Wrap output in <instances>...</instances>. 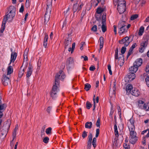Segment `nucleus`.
I'll list each match as a JSON object with an SVG mask.
<instances>
[{
	"mask_svg": "<svg viewBox=\"0 0 149 149\" xmlns=\"http://www.w3.org/2000/svg\"><path fill=\"white\" fill-rule=\"evenodd\" d=\"M143 76L144 77L145 79L146 85L148 87H149V77L146 73H144L143 75Z\"/></svg>",
	"mask_w": 149,
	"mask_h": 149,
	"instance_id": "26",
	"label": "nucleus"
},
{
	"mask_svg": "<svg viewBox=\"0 0 149 149\" xmlns=\"http://www.w3.org/2000/svg\"><path fill=\"white\" fill-rule=\"evenodd\" d=\"M86 107L88 109H89L91 107L92 105L88 101H87L86 103Z\"/></svg>",
	"mask_w": 149,
	"mask_h": 149,
	"instance_id": "42",
	"label": "nucleus"
},
{
	"mask_svg": "<svg viewBox=\"0 0 149 149\" xmlns=\"http://www.w3.org/2000/svg\"><path fill=\"white\" fill-rule=\"evenodd\" d=\"M84 58V60L85 61H86L88 60V57L86 56H81V58Z\"/></svg>",
	"mask_w": 149,
	"mask_h": 149,
	"instance_id": "62",
	"label": "nucleus"
},
{
	"mask_svg": "<svg viewBox=\"0 0 149 149\" xmlns=\"http://www.w3.org/2000/svg\"><path fill=\"white\" fill-rule=\"evenodd\" d=\"M28 52L29 49H26L24 51V55L27 56Z\"/></svg>",
	"mask_w": 149,
	"mask_h": 149,
	"instance_id": "61",
	"label": "nucleus"
},
{
	"mask_svg": "<svg viewBox=\"0 0 149 149\" xmlns=\"http://www.w3.org/2000/svg\"><path fill=\"white\" fill-rule=\"evenodd\" d=\"M134 120L131 118L127 123V126L129 131L135 130Z\"/></svg>",
	"mask_w": 149,
	"mask_h": 149,
	"instance_id": "7",
	"label": "nucleus"
},
{
	"mask_svg": "<svg viewBox=\"0 0 149 149\" xmlns=\"http://www.w3.org/2000/svg\"><path fill=\"white\" fill-rule=\"evenodd\" d=\"M135 77L136 75L130 72L126 76L124 79L126 82H129L132 81Z\"/></svg>",
	"mask_w": 149,
	"mask_h": 149,
	"instance_id": "6",
	"label": "nucleus"
},
{
	"mask_svg": "<svg viewBox=\"0 0 149 149\" xmlns=\"http://www.w3.org/2000/svg\"><path fill=\"white\" fill-rule=\"evenodd\" d=\"M92 122H87L85 124V127L86 128L91 129L92 127Z\"/></svg>",
	"mask_w": 149,
	"mask_h": 149,
	"instance_id": "30",
	"label": "nucleus"
},
{
	"mask_svg": "<svg viewBox=\"0 0 149 149\" xmlns=\"http://www.w3.org/2000/svg\"><path fill=\"white\" fill-rule=\"evenodd\" d=\"M104 14L102 15V26L101 28L102 29V31L103 32H105L106 31V17L105 15H104Z\"/></svg>",
	"mask_w": 149,
	"mask_h": 149,
	"instance_id": "10",
	"label": "nucleus"
},
{
	"mask_svg": "<svg viewBox=\"0 0 149 149\" xmlns=\"http://www.w3.org/2000/svg\"><path fill=\"white\" fill-rule=\"evenodd\" d=\"M6 106V105L5 103L3 104H0V118H1L3 116L2 111L5 109Z\"/></svg>",
	"mask_w": 149,
	"mask_h": 149,
	"instance_id": "14",
	"label": "nucleus"
},
{
	"mask_svg": "<svg viewBox=\"0 0 149 149\" xmlns=\"http://www.w3.org/2000/svg\"><path fill=\"white\" fill-rule=\"evenodd\" d=\"M138 17V15L135 14L132 15L131 17V20H133L137 18Z\"/></svg>",
	"mask_w": 149,
	"mask_h": 149,
	"instance_id": "44",
	"label": "nucleus"
},
{
	"mask_svg": "<svg viewBox=\"0 0 149 149\" xmlns=\"http://www.w3.org/2000/svg\"><path fill=\"white\" fill-rule=\"evenodd\" d=\"M91 30L94 32H96L97 30V26L96 25H94L91 28Z\"/></svg>",
	"mask_w": 149,
	"mask_h": 149,
	"instance_id": "48",
	"label": "nucleus"
},
{
	"mask_svg": "<svg viewBox=\"0 0 149 149\" xmlns=\"http://www.w3.org/2000/svg\"><path fill=\"white\" fill-rule=\"evenodd\" d=\"M77 10H78V5L74 4L73 7V10L74 13L76 12Z\"/></svg>",
	"mask_w": 149,
	"mask_h": 149,
	"instance_id": "37",
	"label": "nucleus"
},
{
	"mask_svg": "<svg viewBox=\"0 0 149 149\" xmlns=\"http://www.w3.org/2000/svg\"><path fill=\"white\" fill-rule=\"evenodd\" d=\"M65 77L64 72L61 70L57 73L55 76L54 83L50 92L51 97L53 99H55L57 96V93L59 90V80H62Z\"/></svg>",
	"mask_w": 149,
	"mask_h": 149,
	"instance_id": "1",
	"label": "nucleus"
},
{
	"mask_svg": "<svg viewBox=\"0 0 149 149\" xmlns=\"http://www.w3.org/2000/svg\"><path fill=\"white\" fill-rule=\"evenodd\" d=\"M96 138V137H94L93 138L92 142H91L94 148H95L96 146V142L97 139Z\"/></svg>",
	"mask_w": 149,
	"mask_h": 149,
	"instance_id": "39",
	"label": "nucleus"
},
{
	"mask_svg": "<svg viewBox=\"0 0 149 149\" xmlns=\"http://www.w3.org/2000/svg\"><path fill=\"white\" fill-rule=\"evenodd\" d=\"M145 70L147 73L149 74V63L147 65L145 69Z\"/></svg>",
	"mask_w": 149,
	"mask_h": 149,
	"instance_id": "49",
	"label": "nucleus"
},
{
	"mask_svg": "<svg viewBox=\"0 0 149 149\" xmlns=\"http://www.w3.org/2000/svg\"><path fill=\"white\" fill-rule=\"evenodd\" d=\"M100 119L99 118H98L97 120L96 123V125L97 127H100Z\"/></svg>",
	"mask_w": 149,
	"mask_h": 149,
	"instance_id": "47",
	"label": "nucleus"
},
{
	"mask_svg": "<svg viewBox=\"0 0 149 149\" xmlns=\"http://www.w3.org/2000/svg\"><path fill=\"white\" fill-rule=\"evenodd\" d=\"M7 75H9L12 73L13 71V68L12 66L11 65L9 66L7 68Z\"/></svg>",
	"mask_w": 149,
	"mask_h": 149,
	"instance_id": "27",
	"label": "nucleus"
},
{
	"mask_svg": "<svg viewBox=\"0 0 149 149\" xmlns=\"http://www.w3.org/2000/svg\"><path fill=\"white\" fill-rule=\"evenodd\" d=\"M18 129L17 128V127H15V129H14L13 130V134H14V136H15V134H16V132L17 130H18Z\"/></svg>",
	"mask_w": 149,
	"mask_h": 149,
	"instance_id": "59",
	"label": "nucleus"
},
{
	"mask_svg": "<svg viewBox=\"0 0 149 149\" xmlns=\"http://www.w3.org/2000/svg\"><path fill=\"white\" fill-rule=\"evenodd\" d=\"M75 42H73L72 45V49L71 50V53H72L73 52L74 49L75 48Z\"/></svg>",
	"mask_w": 149,
	"mask_h": 149,
	"instance_id": "52",
	"label": "nucleus"
},
{
	"mask_svg": "<svg viewBox=\"0 0 149 149\" xmlns=\"http://www.w3.org/2000/svg\"><path fill=\"white\" fill-rule=\"evenodd\" d=\"M115 3L117 4V10L120 14L123 13L126 9V2L124 0H114Z\"/></svg>",
	"mask_w": 149,
	"mask_h": 149,
	"instance_id": "3",
	"label": "nucleus"
},
{
	"mask_svg": "<svg viewBox=\"0 0 149 149\" xmlns=\"http://www.w3.org/2000/svg\"><path fill=\"white\" fill-rule=\"evenodd\" d=\"M148 44L147 40H143L140 43V46L139 48V52L142 53L143 52L145 49L146 47Z\"/></svg>",
	"mask_w": 149,
	"mask_h": 149,
	"instance_id": "5",
	"label": "nucleus"
},
{
	"mask_svg": "<svg viewBox=\"0 0 149 149\" xmlns=\"http://www.w3.org/2000/svg\"><path fill=\"white\" fill-rule=\"evenodd\" d=\"M8 12L3 19L1 29V33H3L4 30L6 21L8 22H11L15 15L16 9L14 6H10L8 9Z\"/></svg>",
	"mask_w": 149,
	"mask_h": 149,
	"instance_id": "2",
	"label": "nucleus"
},
{
	"mask_svg": "<svg viewBox=\"0 0 149 149\" xmlns=\"http://www.w3.org/2000/svg\"><path fill=\"white\" fill-rule=\"evenodd\" d=\"M49 140V138L47 137H46L43 140V141L45 143H47L48 142Z\"/></svg>",
	"mask_w": 149,
	"mask_h": 149,
	"instance_id": "54",
	"label": "nucleus"
},
{
	"mask_svg": "<svg viewBox=\"0 0 149 149\" xmlns=\"http://www.w3.org/2000/svg\"><path fill=\"white\" fill-rule=\"evenodd\" d=\"M2 81L3 84L4 86L8 85L10 83V80L8 77H7L6 75L3 76L2 79Z\"/></svg>",
	"mask_w": 149,
	"mask_h": 149,
	"instance_id": "12",
	"label": "nucleus"
},
{
	"mask_svg": "<svg viewBox=\"0 0 149 149\" xmlns=\"http://www.w3.org/2000/svg\"><path fill=\"white\" fill-rule=\"evenodd\" d=\"M121 58L122 60L123 57H122V56H120L119 57H118V48H117L116 50L115 51V63H116V60L118 59H119L120 60V59Z\"/></svg>",
	"mask_w": 149,
	"mask_h": 149,
	"instance_id": "23",
	"label": "nucleus"
},
{
	"mask_svg": "<svg viewBox=\"0 0 149 149\" xmlns=\"http://www.w3.org/2000/svg\"><path fill=\"white\" fill-rule=\"evenodd\" d=\"M105 8L101 7H99L97 9V12L98 14H100L104 11Z\"/></svg>",
	"mask_w": 149,
	"mask_h": 149,
	"instance_id": "34",
	"label": "nucleus"
},
{
	"mask_svg": "<svg viewBox=\"0 0 149 149\" xmlns=\"http://www.w3.org/2000/svg\"><path fill=\"white\" fill-rule=\"evenodd\" d=\"M96 134L95 135L96 137H97L99 135V132H100V130L99 129H97L96 130Z\"/></svg>",
	"mask_w": 149,
	"mask_h": 149,
	"instance_id": "57",
	"label": "nucleus"
},
{
	"mask_svg": "<svg viewBox=\"0 0 149 149\" xmlns=\"http://www.w3.org/2000/svg\"><path fill=\"white\" fill-rule=\"evenodd\" d=\"M93 138L92 134L91 133H89L88 136V142H91Z\"/></svg>",
	"mask_w": 149,
	"mask_h": 149,
	"instance_id": "40",
	"label": "nucleus"
},
{
	"mask_svg": "<svg viewBox=\"0 0 149 149\" xmlns=\"http://www.w3.org/2000/svg\"><path fill=\"white\" fill-rule=\"evenodd\" d=\"M116 85L115 82V81L113 82V87L111 89V94H113L114 96L115 94V91L116 89Z\"/></svg>",
	"mask_w": 149,
	"mask_h": 149,
	"instance_id": "29",
	"label": "nucleus"
},
{
	"mask_svg": "<svg viewBox=\"0 0 149 149\" xmlns=\"http://www.w3.org/2000/svg\"><path fill=\"white\" fill-rule=\"evenodd\" d=\"M108 69L109 72V73L110 75H112V72L111 70V66L110 65H108Z\"/></svg>",
	"mask_w": 149,
	"mask_h": 149,
	"instance_id": "53",
	"label": "nucleus"
},
{
	"mask_svg": "<svg viewBox=\"0 0 149 149\" xmlns=\"http://www.w3.org/2000/svg\"><path fill=\"white\" fill-rule=\"evenodd\" d=\"M28 15H29V14L28 13H26L25 14L24 19V23H25L26 21V18L28 16Z\"/></svg>",
	"mask_w": 149,
	"mask_h": 149,
	"instance_id": "63",
	"label": "nucleus"
},
{
	"mask_svg": "<svg viewBox=\"0 0 149 149\" xmlns=\"http://www.w3.org/2000/svg\"><path fill=\"white\" fill-rule=\"evenodd\" d=\"M130 38L128 36L124 38L119 41V43L121 44H123L125 46H128L132 40H130Z\"/></svg>",
	"mask_w": 149,
	"mask_h": 149,
	"instance_id": "8",
	"label": "nucleus"
},
{
	"mask_svg": "<svg viewBox=\"0 0 149 149\" xmlns=\"http://www.w3.org/2000/svg\"><path fill=\"white\" fill-rule=\"evenodd\" d=\"M50 16V15H47L46 14H45V15L44 16V24H47L49 19Z\"/></svg>",
	"mask_w": 149,
	"mask_h": 149,
	"instance_id": "33",
	"label": "nucleus"
},
{
	"mask_svg": "<svg viewBox=\"0 0 149 149\" xmlns=\"http://www.w3.org/2000/svg\"><path fill=\"white\" fill-rule=\"evenodd\" d=\"M95 69V68L94 66H91L90 67L89 70L91 71H94Z\"/></svg>",
	"mask_w": 149,
	"mask_h": 149,
	"instance_id": "64",
	"label": "nucleus"
},
{
	"mask_svg": "<svg viewBox=\"0 0 149 149\" xmlns=\"http://www.w3.org/2000/svg\"><path fill=\"white\" fill-rule=\"evenodd\" d=\"M29 0H26L25 3V6L26 7H28L29 6Z\"/></svg>",
	"mask_w": 149,
	"mask_h": 149,
	"instance_id": "58",
	"label": "nucleus"
},
{
	"mask_svg": "<svg viewBox=\"0 0 149 149\" xmlns=\"http://www.w3.org/2000/svg\"><path fill=\"white\" fill-rule=\"evenodd\" d=\"M83 6V4L82 3H80L79 5H78V10H79L81 9Z\"/></svg>",
	"mask_w": 149,
	"mask_h": 149,
	"instance_id": "56",
	"label": "nucleus"
},
{
	"mask_svg": "<svg viewBox=\"0 0 149 149\" xmlns=\"http://www.w3.org/2000/svg\"><path fill=\"white\" fill-rule=\"evenodd\" d=\"M74 61L73 58L71 57L68 58L67 60L66 66L67 68H70L73 65Z\"/></svg>",
	"mask_w": 149,
	"mask_h": 149,
	"instance_id": "13",
	"label": "nucleus"
},
{
	"mask_svg": "<svg viewBox=\"0 0 149 149\" xmlns=\"http://www.w3.org/2000/svg\"><path fill=\"white\" fill-rule=\"evenodd\" d=\"M105 0H95V1L93 2V4L95 6H96L98 3H101L102 5L103 6L104 4V2Z\"/></svg>",
	"mask_w": 149,
	"mask_h": 149,
	"instance_id": "22",
	"label": "nucleus"
},
{
	"mask_svg": "<svg viewBox=\"0 0 149 149\" xmlns=\"http://www.w3.org/2000/svg\"><path fill=\"white\" fill-rule=\"evenodd\" d=\"M24 59L25 61V62L24 61L23 63L22 64V67L24 65V67L25 68H26L27 67V66L28 65V63L27 62V55H24Z\"/></svg>",
	"mask_w": 149,
	"mask_h": 149,
	"instance_id": "31",
	"label": "nucleus"
},
{
	"mask_svg": "<svg viewBox=\"0 0 149 149\" xmlns=\"http://www.w3.org/2000/svg\"><path fill=\"white\" fill-rule=\"evenodd\" d=\"M131 26L130 24H128L124 21H120L118 25V27H125L127 28H129Z\"/></svg>",
	"mask_w": 149,
	"mask_h": 149,
	"instance_id": "11",
	"label": "nucleus"
},
{
	"mask_svg": "<svg viewBox=\"0 0 149 149\" xmlns=\"http://www.w3.org/2000/svg\"><path fill=\"white\" fill-rule=\"evenodd\" d=\"M118 28H119L118 32L120 35L127 32V29L129 28L125 27Z\"/></svg>",
	"mask_w": 149,
	"mask_h": 149,
	"instance_id": "19",
	"label": "nucleus"
},
{
	"mask_svg": "<svg viewBox=\"0 0 149 149\" xmlns=\"http://www.w3.org/2000/svg\"><path fill=\"white\" fill-rule=\"evenodd\" d=\"M138 69L137 67L133 65V66H131L129 68V71L130 72L134 74L136 72Z\"/></svg>",
	"mask_w": 149,
	"mask_h": 149,
	"instance_id": "21",
	"label": "nucleus"
},
{
	"mask_svg": "<svg viewBox=\"0 0 149 149\" xmlns=\"http://www.w3.org/2000/svg\"><path fill=\"white\" fill-rule=\"evenodd\" d=\"M144 31V28L143 26H141L139 32V36H141L143 34Z\"/></svg>",
	"mask_w": 149,
	"mask_h": 149,
	"instance_id": "38",
	"label": "nucleus"
},
{
	"mask_svg": "<svg viewBox=\"0 0 149 149\" xmlns=\"http://www.w3.org/2000/svg\"><path fill=\"white\" fill-rule=\"evenodd\" d=\"M47 7L45 14L50 15L52 8V0L48 1L47 3Z\"/></svg>",
	"mask_w": 149,
	"mask_h": 149,
	"instance_id": "9",
	"label": "nucleus"
},
{
	"mask_svg": "<svg viewBox=\"0 0 149 149\" xmlns=\"http://www.w3.org/2000/svg\"><path fill=\"white\" fill-rule=\"evenodd\" d=\"M18 129L17 128V127H15V129H14L13 130V134H14V136H15V134H16V132L17 130H18Z\"/></svg>",
	"mask_w": 149,
	"mask_h": 149,
	"instance_id": "60",
	"label": "nucleus"
},
{
	"mask_svg": "<svg viewBox=\"0 0 149 149\" xmlns=\"http://www.w3.org/2000/svg\"><path fill=\"white\" fill-rule=\"evenodd\" d=\"M52 107L49 106L47 109L46 111L49 114H50L52 111Z\"/></svg>",
	"mask_w": 149,
	"mask_h": 149,
	"instance_id": "41",
	"label": "nucleus"
},
{
	"mask_svg": "<svg viewBox=\"0 0 149 149\" xmlns=\"http://www.w3.org/2000/svg\"><path fill=\"white\" fill-rule=\"evenodd\" d=\"M22 67H21L20 69V70L19 71V77H21L23 74H24V69H23L22 70H21V68Z\"/></svg>",
	"mask_w": 149,
	"mask_h": 149,
	"instance_id": "35",
	"label": "nucleus"
},
{
	"mask_svg": "<svg viewBox=\"0 0 149 149\" xmlns=\"http://www.w3.org/2000/svg\"><path fill=\"white\" fill-rule=\"evenodd\" d=\"M88 132H86V131H84L83 132L82 134V137L84 139L87 136Z\"/></svg>",
	"mask_w": 149,
	"mask_h": 149,
	"instance_id": "46",
	"label": "nucleus"
},
{
	"mask_svg": "<svg viewBox=\"0 0 149 149\" xmlns=\"http://www.w3.org/2000/svg\"><path fill=\"white\" fill-rule=\"evenodd\" d=\"M133 87L132 85L130 84H128L126 87V91L127 93L128 94L131 93V90L132 89Z\"/></svg>",
	"mask_w": 149,
	"mask_h": 149,
	"instance_id": "25",
	"label": "nucleus"
},
{
	"mask_svg": "<svg viewBox=\"0 0 149 149\" xmlns=\"http://www.w3.org/2000/svg\"><path fill=\"white\" fill-rule=\"evenodd\" d=\"M65 49H67L68 47H70L71 44V40L70 39L68 38L65 39Z\"/></svg>",
	"mask_w": 149,
	"mask_h": 149,
	"instance_id": "20",
	"label": "nucleus"
},
{
	"mask_svg": "<svg viewBox=\"0 0 149 149\" xmlns=\"http://www.w3.org/2000/svg\"><path fill=\"white\" fill-rule=\"evenodd\" d=\"M131 93V94L135 96H138L140 94V92L136 88H133Z\"/></svg>",
	"mask_w": 149,
	"mask_h": 149,
	"instance_id": "18",
	"label": "nucleus"
},
{
	"mask_svg": "<svg viewBox=\"0 0 149 149\" xmlns=\"http://www.w3.org/2000/svg\"><path fill=\"white\" fill-rule=\"evenodd\" d=\"M32 66L29 64V66L28 68L26 74V77L27 78H29L31 75L32 72Z\"/></svg>",
	"mask_w": 149,
	"mask_h": 149,
	"instance_id": "16",
	"label": "nucleus"
},
{
	"mask_svg": "<svg viewBox=\"0 0 149 149\" xmlns=\"http://www.w3.org/2000/svg\"><path fill=\"white\" fill-rule=\"evenodd\" d=\"M126 50V48L125 47H123L121 50V54H120V55L122 56V57H123L122 61H124V58L123 57V55L125 52Z\"/></svg>",
	"mask_w": 149,
	"mask_h": 149,
	"instance_id": "32",
	"label": "nucleus"
},
{
	"mask_svg": "<svg viewBox=\"0 0 149 149\" xmlns=\"http://www.w3.org/2000/svg\"><path fill=\"white\" fill-rule=\"evenodd\" d=\"M48 38V35L46 34H45L43 42V45L45 48H46L47 45V41Z\"/></svg>",
	"mask_w": 149,
	"mask_h": 149,
	"instance_id": "28",
	"label": "nucleus"
},
{
	"mask_svg": "<svg viewBox=\"0 0 149 149\" xmlns=\"http://www.w3.org/2000/svg\"><path fill=\"white\" fill-rule=\"evenodd\" d=\"M52 130V128L51 127H49L46 129V132L47 134H49L51 132Z\"/></svg>",
	"mask_w": 149,
	"mask_h": 149,
	"instance_id": "51",
	"label": "nucleus"
},
{
	"mask_svg": "<svg viewBox=\"0 0 149 149\" xmlns=\"http://www.w3.org/2000/svg\"><path fill=\"white\" fill-rule=\"evenodd\" d=\"M133 49L130 47V49L127 55V57L128 58L130 55L132 53Z\"/></svg>",
	"mask_w": 149,
	"mask_h": 149,
	"instance_id": "43",
	"label": "nucleus"
},
{
	"mask_svg": "<svg viewBox=\"0 0 149 149\" xmlns=\"http://www.w3.org/2000/svg\"><path fill=\"white\" fill-rule=\"evenodd\" d=\"M17 56V54L15 52H12L11 53V58L10 62L9 63V65H10L11 63L14 62L15 61V60L16 59Z\"/></svg>",
	"mask_w": 149,
	"mask_h": 149,
	"instance_id": "15",
	"label": "nucleus"
},
{
	"mask_svg": "<svg viewBox=\"0 0 149 149\" xmlns=\"http://www.w3.org/2000/svg\"><path fill=\"white\" fill-rule=\"evenodd\" d=\"M100 45L103 46V38L102 37H100Z\"/></svg>",
	"mask_w": 149,
	"mask_h": 149,
	"instance_id": "45",
	"label": "nucleus"
},
{
	"mask_svg": "<svg viewBox=\"0 0 149 149\" xmlns=\"http://www.w3.org/2000/svg\"><path fill=\"white\" fill-rule=\"evenodd\" d=\"M143 62V60L141 58H138L134 62L133 65L138 67L140 66Z\"/></svg>",
	"mask_w": 149,
	"mask_h": 149,
	"instance_id": "17",
	"label": "nucleus"
},
{
	"mask_svg": "<svg viewBox=\"0 0 149 149\" xmlns=\"http://www.w3.org/2000/svg\"><path fill=\"white\" fill-rule=\"evenodd\" d=\"M129 141L132 144L135 143L138 140V138L136 136V133L135 130L130 131Z\"/></svg>",
	"mask_w": 149,
	"mask_h": 149,
	"instance_id": "4",
	"label": "nucleus"
},
{
	"mask_svg": "<svg viewBox=\"0 0 149 149\" xmlns=\"http://www.w3.org/2000/svg\"><path fill=\"white\" fill-rule=\"evenodd\" d=\"M145 104L143 101L139 100L138 101V107L139 108L143 109Z\"/></svg>",
	"mask_w": 149,
	"mask_h": 149,
	"instance_id": "24",
	"label": "nucleus"
},
{
	"mask_svg": "<svg viewBox=\"0 0 149 149\" xmlns=\"http://www.w3.org/2000/svg\"><path fill=\"white\" fill-rule=\"evenodd\" d=\"M91 87V85L88 83L86 84H85L84 89L86 91H88L90 89Z\"/></svg>",
	"mask_w": 149,
	"mask_h": 149,
	"instance_id": "36",
	"label": "nucleus"
},
{
	"mask_svg": "<svg viewBox=\"0 0 149 149\" xmlns=\"http://www.w3.org/2000/svg\"><path fill=\"white\" fill-rule=\"evenodd\" d=\"M143 109L146 111H149V105L146 104Z\"/></svg>",
	"mask_w": 149,
	"mask_h": 149,
	"instance_id": "50",
	"label": "nucleus"
},
{
	"mask_svg": "<svg viewBox=\"0 0 149 149\" xmlns=\"http://www.w3.org/2000/svg\"><path fill=\"white\" fill-rule=\"evenodd\" d=\"M24 10V6L23 5H22L21 8H20L19 12L20 13H22Z\"/></svg>",
	"mask_w": 149,
	"mask_h": 149,
	"instance_id": "55",
	"label": "nucleus"
}]
</instances>
